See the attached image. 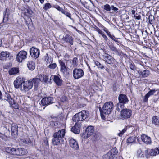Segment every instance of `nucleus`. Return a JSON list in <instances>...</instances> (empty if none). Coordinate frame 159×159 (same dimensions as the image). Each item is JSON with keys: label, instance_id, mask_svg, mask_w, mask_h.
<instances>
[{"label": "nucleus", "instance_id": "obj_61", "mask_svg": "<svg viewBox=\"0 0 159 159\" xmlns=\"http://www.w3.org/2000/svg\"><path fill=\"white\" fill-rule=\"evenodd\" d=\"M134 16L135 18L137 20H140L141 18V16L140 15L136 16L135 15H134Z\"/></svg>", "mask_w": 159, "mask_h": 159}, {"label": "nucleus", "instance_id": "obj_5", "mask_svg": "<svg viewBox=\"0 0 159 159\" xmlns=\"http://www.w3.org/2000/svg\"><path fill=\"white\" fill-rule=\"evenodd\" d=\"M34 82L31 80L25 81L23 80L22 84V87L21 88V91L22 92H26L32 88Z\"/></svg>", "mask_w": 159, "mask_h": 159}, {"label": "nucleus", "instance_id": "obj_13", "mask_svg": "<svg viewBox=\"0 0 159 159\" xmlns=\"http://www.w3.org/2000/svg\"><path fill=\"white\" fill-rule=\"evenodd\" d=\"M27 52L24 51H21L18 52L16 55V60L19 62H21L26 58Z\"/></svg>", "mask_w": 159, "mask_h": 159}, {"label": "nucleus", "instance_id": "obj_12", "mask_svg": "<svg viewBox=\"0 0 159 159\" xmlns=\"http://www.w3.org/2000/svg\"><path fill=\"white\" fill-rule=\"evenodd\" d=\"M102 57L105 62L109 64H115L116 61L112 56L106 52L104 53Z\"/></svg>", "mask_w": 159, "mask_h": 159}, {"label": "nucleus", "instance_id": "obj_21", "mask_svg": "<svg viewBox=\"0 0 159 159\" xmlns=\"http://www.w3.org/2000/svg\"><path fill=\"white\" fill-rule=\"evenodd\" d=\"M81 124L80 123H76L74 126L71 128V131L75 134H79L80 132V128Z\"/></svg>", "mask_w": 159, "mask_h": 159}, {"label": "nucleus", "instance_id": "obj_32", "mask_svg": "<svg viewBox=\"0 0 159 159\" xmlns=\"http://www.w3.org/2000/svg\"><path fill=\"white\" fill-rule=\"evenodd\" d=\"M106 33H107L108 36L112 40L114 41L117 43H120V42L117 40L118 38L115 37L113 35L111 34L110 32L108 30Z\"/></svg>", "mask_w": 159, "mask_h": 159}, {"label": "nucleus", "instance_id": "obj_37", "mask_svg": "<svg viewBox=\"0 0 159 159\" xmlns=\"http://www.w3.org/2000/svg\"><path fill=\"white\" fill-rule=\"evenodd\" d=\"M108 46L111 50L114 53L117 54L118 53L117 48L113 44L108 45Z\"/></svg>", "mask_w": 159, "mask_h": 159}, {"label": "nucleus", "instance_id": "obj_57", "mask_svg": "<svg viewBox=\"0 0 159 159\" xmlns=\"http://www.w3.org/2000/svg\"><path fill=\"white\" fill-rule=\"evenodd\" d=\"M67 98L65 96H63L61 98V101L62 102H64L66 100Z\"/></svg>", "mask_w": 159, "mask_h": 159}, {"label": "nucleus", "instance_id": "obj_22", "mask_svg": "<svg viewBox=\"0 0 159 159\" xmlns=\"http://www.w3.org/2000/svg\"><path fill=\"white\" fill-rule=\"evenodd\" d=\"M38 77L39 78H33L32 79V80L34 84L35 89L37 88L40 81H43V75H39Z\"/></svg>", "mask_w": 159, "mask_h": 159}, {"label": "nucleus", "instance_id": "obj_2", "mask_svg": "<svg viewBox=\"0 0 159 159\" xmlns=\"http://www.w3.org/2000/svg\"><path fill=\"white\" fill-rule=\"evenodd\" d=\"M5 150L7 153L13 155L21 156L27 153V150L22 148L7 147Z\"/></svg>", "mask_w": 159, "mask_h": 159}, {"label": "nucleus", "instance_id": "obj_42", "mask_svg": "<svg viewBox=\"0 0 159 159\" xmlns=\"http://www.w3.org/2000/svg\"><path fill=\"white\" fill-rule=\"evenodd\" d=\"M116 82H115L112 84L111 86V89L112 90L113 92L116 93L117 90L118 86Z\"/></svg>", "mask_w": 159, "mask_h": 159}, {"label": "nucleus", "instance_id": "obj_28", "mask_svg": "<svg viewBox=\"0 0 159 159\" xmlns=\"http://www.w3.org/2000/svg\"><path fill=\"white\" fill-rule=\"evenodd\" d=\"M53 80L55 83L58 86H61L62 84V80L58 75L54 76Z\"/></svg>", "mask_w": 159, "mask_h": 159}, {"label": "nucleus", "instance_id": "obj_20", "mask_svg": "<svg viewBox=\"0 0 159 159\" xmlns=\"http://www.w3.org/2000/svg\"><path fill=\"white\" fill-rule=\"evenodd\" d=\"M118 99L119 102L123 104L128 103L129 102L127 96L124 94H119Z\"/></svg>", "mask_w": 159, "mask_h": 159}, {"label": "nucleus", "instance_id": "obj_36", "mask_svg": "<svg viewBox=\"0 0 159 159\" xmlns=\"http://www.w3.org/2000/svg\"><path fill=\"white\" fill-rule=\"evenodd\" d=\"M58 118L56 117H52L49 118L48 120L50 125H53V123L57 121Z\"/></svg>", "mask_w": 159, "mask_h": 159}, {"label": "nucleus", "instance_id": "obj_44", "mask_svg": "<svg viewBox=\"0 0 159 159\" xmlns=\"http://www.w3.org/2000/svg\"><path fill=\"white\" fill-rule=\"evenodd\" d=\"M61 13L65 15L67 17H69L70 19L71 20H73V19L71 18V14L66 11L64 9L61 12Z\"/></svg>", "mask_w": 159, "mask_h": 159}, {"label": "nucleus", "instance_id": "obj_43", "mask_svg": "<svg viewBox=\"0 0 159 159\" xmlns=\"http://www.w3.org/2000/svg\"><path fill=\"white\" fill-rule=\"evenodd\" d=\"M57 67V65L56 63H52L49 64L47 66L48 68L51 70L55 69Z\"/></svg>", "mask_w": 159, "mask_h": 159}, {"label": "nucleus", "instance_id": "obj_60", "mask_svg": "<svg viewBox=\"0 0 159 159\" xmlns=\"http://www.w3.org/2000/svg\"><path fill=\"white\" fill-rule=\"evenodd\" d=\"M111 8L112 10L117 11L118 10V8L115 7L113 5L111 6Z\"/></svg>", "mask_w": 159, "mask_h": 159}, {"label": "nucleus", "instance_id": "obj_50", "mask_svg": "<svg viewBox=\"0 0 159 159\" xmlns=\"http://www.w3.org/2000/svg\"><path fill=\"white\" fill-rule=\"evenodd\" d=\"M137 155L139 157H144L143 153L142 150L140 149L138 150L137 151Z\"/></svg>", "mask_w": 159, "mask_h": 159}, {"label": "nucleus", "instance_id": "obj_38", "mask_svg": "<svg viewBox=\"0 0 159 159\" xmlns=\"http://www.w3.org/2000/svg\"><path fill=\"white\" fill-rule=\"evenodd\" d=\"M108 152L111 153V155H113V157H115V156L118 153V151L116 148L115 147L111 149L110 151Z\"/></svg>", "mask_w": 159, "mask_h": 159}, {"label": "nucleus", "instance_id": "obj_39", "mask_svg": "<svg viewBox=\"0 0 159 159\" xmlns=\"http://www.w3.org/2000/svg\"><path fill=\"white\" fill-rule=\"evenodd\" d=\"M114 157L111 154V153L108 152L106 154L104 155L102 159H113Z\"/></svg>", "mask_w": 159, "mask_h": 159}, {"label": "nucleus", "instance_id": "obj_8", "mask_svg": "<svg viewBox=\"0 0 159 159\" xmlns=\"http://www.w3.org/2000/svg\"><path fill=\"white\" fill-rule=\"evenodd\" d=\"M94 132L93 126H89L86 128L85 131L83 132L82 136L85 139L87 138L92 135Z\"/></svg>", "mask_w": 159, "mask_h": 159}, {"label": "nucleus", "instance_id": "obj_47", "mask_svg": "<svg viewBox=\"0 0 159 159\" xmlns=\"http://www.w3.org/2000/svg\"><path fill=\"white\" fill-rule=\"evenodd\" d=\"M124 104H123L122 103H120L119 102V103H117V107L116 108V110L119 111H120L121 109V110L123 109V108L124 107Z\"/></svg>", "mask_w": 159, "mask_h": 159}, {"label": "nucleus", "instance_id": "obj_59", "mask_svg": "<svg viewBox=\"0 0 159 159\" xmlns=\"http://www.w3.org/2000/svg\"><path fill=\"white\" fill-rule=\"evenodd\" d=\"M43 81H44L45 82H46L48 80V77L46 75H43Z\"/></svg>", "mask_w": 159, "mask_h": 159}, {"label": "nucleus", "instance_id": "obj_1", "mask_svg": "<svg viewBox=\"0 0 159 159\" xmlns=\"http://www.w3.org/2000/svg\"><path fill=\"white\" fill-rule=\"evenodd\" d=\"M65 134V129H62L56 132L53 134L52 139V143L54 145H57L62 143L63 141V138Z\"/></svg>", "mask_w": 159, "mask_h": 159}, {"label": "nucleus", "instance_id": "obj_34", "mask_svg": "<svg viewBox=\"0 0 159 159\" xmlns=\"http://www.w3.org/2000/svg\"><path fill=\"white\" fill-rule=\"evenodd\" d=\"M27 65L29 69L31 70H33L35 68V64L32 61H28Z\"/></svg>", "mask_w": 159, "mask_h": 159}, {"label": "nucleus", "instance_id": "obj_6", "mask_svg": "<svg viewBox=\"0 0 159 159\" xmlns=\"http://www.w3.org/2000/svg\"><path fill=\"white\" fill-rule=\"evenodd\" d=\"M132 111L129 109L125 108L120 111V119L123 120H126L130 118L132 115Z\"/></svg>", "mask_w": 159, "mask_h": 159}, {"label": "nucleus", "instance_id": "obj_14", "mask_svg": "<svg viewBox=\"0 0 159 159\" xmlns=\"http://www.w3.org/2000/svg\"><path fill=\"white\" fill-rule=\"evenodd\" d=\"M30 53L31 57L36 59L39 56L40 51L38 48L34 47H32L30 49Z\"/></svg>", "mask_w": 159, "mask_h": 159}, {"label": "nucleus", "instance_id": "obj_51", "mask_svg": "<svg viewBox=\"0 0 159 159\" xmlns=\"http://www.w3.org/2000/svg\"><path fill=\"white\" fill-rule=\"evenodd\" d=\"M53 7H54L58 11H60L61 12L64 10L62 8L60 7L57 4L55 5H53Z\"/></svg>", "mask_w": 159, "mask_h": 159}, {"label": "nucleus", "instance_id": "obj_48", "mask_svg": "<svg viewBox=\"0 0 159 159\" xmlns=\"http://www.w3.org/2000/svg\"><path fill=\"white\" fill-rule=\"evenodd\" d=\"M127 127H125L121 131L120 130V132L117 134L119 137H121L124 134L126 131L127 130Z\"/></svg>", "mask_w": 159, "mask_h": 159}, {"label": "nucleus", "instance_id": "obj_64", "mask_svg": "<svg viewBox=\"0 0 159 159\" xmlns=\"http://www.w3.org/2000/svg\"><path fill=\"white\" fill-rule=\"evenodd\" d=\"M103 30L106 33L108 31V29L105 27H103Z\"/></svg>", "mask_w": 159, "mask_h": 159}, {"label": "nucleus", "instance_id": "obj_41", "mask_svg": "<svg viewBox=\"0 0 159 159\" xmlns=\"http://www.w3.org/2000/svg\"><path fill=\"white\" fill-rule=\"evenodd\" d=\"M46 65L48 66L49 64L53 62V58L51 57H47L45 59Z\"/></svg>", "mask_w": 159, "mask_h": 159}, {"label": "nucleus", "instance_id": "obj_4", "mask_svg": "<svg viewBox=\"0 0 159 159\" xmlns=\"http://www.w3.org/2000/svg\"><path fill=\"white\" fill-rule=\"evenodd\" d=\"M113 106V103L111 102H109L105 103L102 109L101 108L99 109L101 116H102V113H104L105 115L110 114L111 112Z\"/></svg>", "mask_w": 159, "mask_h": 159}, {"label": "nucleus", "instance_id": "obj_30", "mask_svg": "<svg viewBox=\"0 0 159 159\" xmlns=\"http://www.w3.org/2000/svg\"><path fill=\"white\" fill-rule=\"evenodd\" d=\"M19 72V68L16 67H13L10 69L8 71L9 74L10 75H13L17 74Z\"/></svg>", "mask_w": 159, "mask_h": 159}, {"label": "nucleus", "instance_id": "obj_9", "mask_svg": "<svg viewBox=\"0 0 159 159\" xmlns=\"http://www.w3.org/2000/svg\"><path fill=\"white\" fill-rule=\"evenodd\" d=\"M58 61L61 67L60 71L65 77L67 76L70 74L68 70V67L66 66L65 63L63 61L59 60Z\"/></svg>", "mask_w": 159, "mask_h": 159}, {"label": "nucleus", "instance_id": "obj_29", "mask_svg": "<svg viewBox=\"0 0 159 159\" xmlns=\"http://www.w3.org/2000/svg\"><path fill=\"white\" fill-rule=\"evenodd\" d=\"M138 73L142 77L144 78L148 76L150 74V71L148 70H145L143 71H140L139 72L138 71Z\"/></svg>", "mask_w": 159, "mask_h": 159}, {"label": "nucleus", "instance_id": "obj_24", "mask_svg": "<svg viewBox=\"0 0 159 159\" xmlns=\"http://www.w3.org/2000/svg\"><path fill=\"white\" fill-rule=\"evenodd\" d=\"M141 139L142 141L147 144H150L151 143V138L150 137L143 134L141 135Z\"/></svg>", "mask_w": 159, "mask_h": 159}, {"label": "nucleus", "instance_id": "obj_49", "mask_svg": "<svg viewBox=\"0 0 159 159\" xmlns=\"http://www.w3.org/2000/svg\"><path fill=\"white\" fill-rule=\"evenodd\" d=\"M95 64L98 68L101 69H103L104 68V66L98 61H96L95 62Z\"/></svg>", "mask_w": 159, "mask_h": 159}, {"label": "nucleus", "instance_id": "obj_54", "mask_svg": "<svg viewBox=\"0 0 159 159\" xmlns=\"http://www.w3.org/2000/svg\"><path fill=\"white\" fill-rule=\"evenodd\" d=\"M60 123L58 121H56L55 123H53V125H50L52 126H55L56 127L58 128L59 127Z\"/></svg>", "mask_w": 159, "mask_h": 159}, {"label": "nucleus", "instance_id": "obj_3", "mask_svg": "<svg viewBox=\"0 0 159 159\" xmlns=\"http://www.w3.org/2000/svg\"><path fill=\"white\" fill-rule=\"evenodd\" d=\"M89 115V112L86 110H82L74 115L72 118L73 121L76 123H79V122L82 121L87 118Z\"/></svg>", "mask_w": 159, "mask_h": 159}, {"label": "nucleus", "instance_id": "obj_45", "mask_svg": "<svg viewBox=\"0 0 159 159\" xmlns=\"http://www.w3.org/2000/svg\"><path fill=\"white\" fill-rule=\"evenodd\" d=\"M21 141L23 143L29 144H31L32 143V141L29 138H27L23 139L21 140Z\"/></svg>", "mask_w": 159, "mask_h": 159}, {"label": "nucleus", "instance_id": "obj_55", "mask_svg": "<svg viewBox=\"0 0 159 159\" xmlns=\"http://www.w3.org/2000/svg\"><path fill=\"white\" fill-rule=\"evenodd\" d=\"M77 61L78 58L77 57H75L73 58L72 60V64L74 65H76Z\"/></svg>", "mask_w": 159, "mask_h": 159}, {"label": "nucleus", "instance_id": "obj_11", "mask_svg": "<svg viewBox=\"0 0 159 159\" xmlns=\"http://www.w3.org/2000/svg\"><path fill=\"white\" fill-rule=\"evenodd\" d=\"M13 56L8 51H3L0 53V60L5 61L7 60H10L12 59Z\"/></svg>", "mask_w": 159, "mask_h": 159}, {"label": "nucleus", "instance_id": "obj_19", "mask_svg": "<svg viewBox=\"0 0 159 159\" xmlns=\"http://www.w3.org/2000/svg\"><path fill=\"white\" fill-rule=\"evenodd\" d=\"M4 98L3 100L8 102L10 105H13L15 104V102L14 100L11 98L10 95L9 93L5 92L4 96Z\"/></svg>", "mask_w": 159, "mask_h": 159}, {"label": "nucleus", "instance_id": "obj_31", "mask_svg": "<svg viewBox=\"0 0 159 159\" xmlns=\"http://www.w3.org/2000/svg\"><path fill=\"white\" fill-rule=\"evenodd\" d=\"M106 33H107L108 36L112 40L114 41L117 43H120V42L117 40L118 38L115 37L113 35L111 34L110 32L108 30Z\"/></svg>", "mask_w": 159, "mask_h": 159}, {"label": "nucleus", "instance_id": "obj_18", "mask_svg": "<svg viewBox=\"0 0 159 159\" xmlns=\"http://www.w3.org/2000/svg\"><path fill=\"white\" fill-rule=\"evenodd\" d=\"M23 78L19 77H17L16 79L14 82V87L16 89L20 88L21 90V88L22 87V82H23Z\"/></svg>", "mask_w": 159, "mask_h": 159}, {"label": "nucleus", "instance_id": "obj_17", "mask_svg": "<svg viewBox=\"0 0 159 159\" xmlns=\"http://www.w3.org/2000/svg\"><path fill=\"white\" fill-rule=\"evenodd\" d=\"M18 126L17 124L15 123H12L11 126V134L12 137L14 138L17 137L18 134Z\"/></svg>", "mask_w": 159, "mask_h": 159}, {"label": "nucleus", "instance_id": "obj_58", "mask_svg": "<svg viewBox=\"0 0 159 159\" xmlns=\"http://www.w3.org/2000/svg\"><path fill=\"white\" fill-rule=\"evenodd\" d=\"M44 143L46 145L48 144V139L47 138L44 139Z\"/></svg>", "mask_w": 159, "mask_h": 159}, {"label": "nucleus", "instance_id": "obj_62", "mask_svg": "<svg viewBox=\"0 0 159 159\" xmlns=\"http://www.w3.org/2000/svg\"><path fill=\"white\" fill-rule=\"evenodd\" d=\"M97 31L98 32L99 34L101 35L103 33L99 28L97 30Z\"/></svg>", "mask_w": 159, "mask_h": 159}, {"label": "nucleus", "instance_id": "obj_35", "mask_svg": "<svg viewBox=\"0 0 159 159\" xmlns=\"http://www.w3.org/2000/svg\"><path fill=\"white\" fill-rule=\"evenodd\" d=\"M137 139L138 140V139L135 136H131L129 137L127 140V143H134L136 139Z\"/></svg>", "mask_w": 159, "mask_h": 159}, {"label": "nucleus", "instance_id": "obj_23", "mask_svg": "<svg viewBox=\"0 0 159 159\" xmlns=\"http://www.w3.org/2000/svg\"><path fill=\"white\" fill-rule=\"evenodd\" d=\"M69 144L70 147L74 149L77 150L79 148L77 141L73 138L70 140Z\"/></svg>", "mask_w": 159, "mask_h": 159}, {"label": "nucleus", "instance_id": "obj_27", "mask_svg": "<svg viewBox=\"0 0 159 159\" xmlns=\"http://www.w3.org/2000/svg\"><path fill=\"white\" fill-rule=\"evenodd\" d=\"M80 2L87 9H89L92 4L90 0H80Z\"/></svg>", "mask_w": 159, "mask_h": 159}, {"label": "nucleus", "instance_id": "obj_53", "mask_svg": "<svg viewBox=\"0 0 159 159\" xmlns=\"http://www.w3.org/2000/svg\"><path fill=\"white\" fill-rule=\"evenodd\" d=\"M129 66L130 68L132 70L134 71L135 69V66L134 63L130 62L129 63Z\"/></svg>", "mask_w": 159, "mask_h": 159}, {"label": "nucleus", "instance_id": "obj_33", "mask_svg": "<svg viewBox=\"0 0 159 159\" xmlns=\"http://www.w3.org/2000/svg\"><path fill=\"white\" fill-rule=\"evenodd\" d=\"M152 124L155 125L159 126V116H154L153 117L152 120Z\"/></svg>", "mask_w": 159, "mask_h": 159}, {"label": "nucleus", "instance_id": "obj_16", "mask_svg": "<svg viewBox=\"0 0 159 159\" xmlns=\"http://www.w3.org/2000/svg\"><path fill=\"white\" fill-rule=\"evenodd\" d=\"M61 40L64 42L69 43L70 45L73 44L74 39L72 36L69 34H65L63 36Z\"/></svg>", "mask_w": 159, "mask_h": 159}, {"label": "nucleus", "instance_id": "obj_46", "mask_svg": "<svg viewBox=\"0 0 159 159\" xmlns=\"http://www.w3.org/2000/svg\"><path fill=\"white\" fill-rule=\"evenodd\" d=\"M51 7H53V6H52L49 3H46L45 4L43 9L45 10H47Z\"/></svg>", "mask_w": 159, "mask_h": 159}, {"label": "nucleus", "instance_id": "obj_7", "mask_svg": "<svg viewBox=\"0 0 159 159\" xmlns=\"http://www.w3.org/2000/svg\"><path fill=\"white\" fill-rule=\"evenodd\" d=\"M73 76L75 79H78L83 77L84 75L83 70L81 68H75L73 71Z\"/></svg>", "mask_w": 159, "mask_h": 159}, {"label": "nucleus", "instance_id": "obj_25", "mask_svg": "<svg viewBox=\"0 0 159 159\" xmlns=\"http://www.w3.org/2000/svg\"><path fill=\"white\" fill-rule=\"evenodd\" d=\"M4 16L3 18V22H6L10 19V12L9 10L7 8H6L5 11L4 12Z\"/></svg>", "mask_w": 159, "mask_h": 159}, {"label": "nucleus", "instance_id": "obj_52", "mask_svg": "<svg viewBox=\"0 0 159 159\" xmlns=\"http://www.w3.org/2000/svg\"><path fill=\"white\" fill-rule=\"evenodd\" d=\"M103 9L106 11H109L111 9V7L109 4H106L104 6Z\"/></svg>", "mask_w": 159, "mask_h": 159}, {"label": "nucleus", "instance_id": "obj_10", "mask_svg": "<svg viewBox=\"0 0 159 159\" xmlns=\"http://www.w3.org/2000/svg\"><path fill=\"white\" fill-rule=\"evenodd\" d=\"M145 156L147 158H148L150 156H154L159 153V148L153 149H148L145 150Z\"/></svg>", "mask_w": 159, "mask_h": 159}, {"label": "nucleus", "instance_id": "obj_15", "mask_svg": "<svg viewBox=\"0 0 159 159\" xmlns=\"http://www.w3.org/2000/svg\"><path fill=\"white\" fill-rule=\"evenodd\" d=\"M54 98L52 97H48L43 98L41 101V104L43 106L48 105L53 103Z\"/></svg>", "mask_w": 159, "mask_h": 159}, {"label": "nucleus", "instance_id": "obj_63", "mask_svg": "<svg viewBox=\"0 0 159 159\" xmlns=\"http://www.w3.org/2000/svg\"><path fill=\"white\" fill-rule=\"evenodd\" d=\"M93 28H94V30L96 31L99 29V28L96 25H94V26L93 27Z\"/></svg>", "mask_w": 159, "mask_h": 159}, {"label": "nucleus", "instance_id": "obj_56", "mask_svg": "<svg viewBox=\"0 0 159 159\" xmlns=\"http://www.w3.org/2000/svg\"><path fill=\"white\" fill-rule=\"evenodd\" d=\"M101 35L102 37L104 39V40H105L106 41H107L108 40V38L106 36V35L104 34V33H103Z\"/></svg>", "mask_w": 159, "mask_h": 159}, {"label": "nucleus", "instance_id": "obj_26", "mask_svg": "<svg viewBox=\"0 0 159 159\" xmlns=\"http://www.w3.org/2000/svg\"><path fill=\"white\" fill-rule=\"evenodd\" d=\"M155 89H153L152 90H150V91L145 95L144 97V101L145 102H147L148 100V98L151 95L154 94V93L157 91Z\"/></svg>", "mask_w": 159, "mask_h": 159}, {"label": "nucleus", "instance_id": "obj_40", "mask_svg": "<svg viewBox=\"0 0 159 159\" xmlns=\"http://www.w3.org/2000/svg\"><path fill=\"white\" fill-rule=\"evenodd\" d=\"M32 10L29 8H28L24 10V14L25 15L29 16L32 15Z\"/></svg>", "mask_w": 159, "mask_h": 159}]
</instances>
